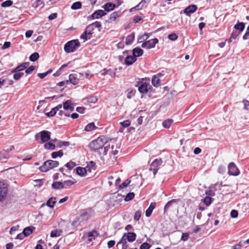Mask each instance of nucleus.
<instances>
[{"label":"nucleus","mask_w":249,"mask_h":249,"mask_svg":"<svg viewBox=\"0 0 249 249\" xmlns=\"http://www.w3.org/2000/svg\"><path fill=\"white\" fill-rule=\"evenodd\" d=\"M130 182V180L129 179L125 180L123 183H122L119 186L120 189H123L124 188L126 187Z\"/></svg>","instance_id":"nucleus-51"},{"label":"nucleus","mask_w":249,"mask_h":249,"mask_svg":"<svg viewBox=\"0 0 249 249\" xmlns=\"http://www.w3.org/2000/svg\"><path fill=\"white\" fill-rule=\"evenodd\" d=\"M76 182L71 180H65L62 182L63 188H68L73 185Z\"/></svg>","instance_id":"nucleus-26"},{"label":"nucleus","mask_w":249,"mask_h":249,"mask_svg":"<svg viewBox=\"0 0 249 249\" xmlns=\"http://www.w3.org/2000/svg\"><path fill=\"white\" fill-rule=\"evenodd\" d=\"M161 75V73H159L157 75H154L152 79V83L155 87H158L160 85V79L159 76Z\"/></svg>","instance_id":"nucleus-18"},{"label":"nucleus","mask_w":249,"mask_h":249,"mask_svg":"<svg viewBox=\"0 0 249 249\" xmlns=\"http://www.w3.org/2000/svg\"><path fill=\"white\" fill-rule=\"evenodd\" d=\"M135 38L134 33H132L130 35L128 36L126 38L125 43L126 45L131 44Z\"/></svg>","instance_id":"nucleus-27"},{"label":"nucleus","mask_w":249,"mask_h":249,"mask_svg":"<svg viewBox=\"0 0 249 249\" xmlns=\"http://www.w3.org/2000/svg\"><path fill=\"white\" fill-rule=\"evenodd\" d=\"M96 128L94 123H90L88 124L85 127V130L86 131H90Z\"/></svg>","instance_id":"nucleus-31"},{"label":"nucleus","mask_w":249,"mask_h":249,"mask_svg":"<svg viewBox=\"0 0 249 249\" xmlns=\"http://www.w3.org/2000/svg\"><path fill=\"white\" fill-rule=\"evenodd\" d=\"M176 199H172L168 201L164 206V210L167 211L172 206V205L173 203H176Z\"/></svg>","instance_id":"nucleus-41"},{"label":"nucleus","mask_w":249,"mask_h":249,"mask_svg":"<svg viewBox=\"0 0 249 249\" xmlns=\"http://www.w3.org/2000/svg\"><path fill=\"white\" fill-rule=\"evenodd\" d=\"M121 12H115L110 14L109 17V19L111 21H114L116 20V19L120 17Z\"/></svg>","instance_id":"nucleus-28"},{"label":"nucleus","mask_w":249,"mask_h":249,"mask_svg":"<svg viewBox=\"0 0 249 249\" xmlns=\"http://www.w3.org/2000/svg\"><path fill=\"white\" fill-rule=\"evenodd\" d=\"M243 246L244 244L243 242L240 241L237 244L232 246L231 249H241Z\"/></svg>","instance_id":"nucleus-49"},{"label":"nucleus","mask_w":249,"mask_h":249,"mask_svg":"<svg viewBox=\"0 0 249 249\" xmlns=\"http://www.w3.org/2000/svg\"><path fill=\"white\" fill-rule=\"evenodd\" d=\"M120 124L122 126L126 127L130 125V121L129 120H126L122 122H121Z\"/></svg>","instance_id":"nucleus-54"},{"label":"nucleus","mask_w":249,"mask_h":249,"mask_svg":"<svg viewBox=\"0 0 249 249\" xmlns=\"http://www.w3.org/2000/svg\"><path fill=\"white\" fill-rule=\"evenodd\" d=\"M79 217L83 220H87L89 218L90 215L87 210H84L81 211Z\"/></svg>","instance_id":"nucleus-19"},{"label":"nucleus","mask_w":249,"mask_h":249,"mask_svg":"<svg viewBox=\"0 0 249 249\" xmlns=\"http://www.w3.org/2000/svg\"><path fill=\"white\" fill-rule=\"evenodd\" d=\"M197 9V7L196 5L192 4L184 9V13L187 16H190L191 14L195 12Z\"/></svg>","instance_id":"nucleus-11"},{"label":"nucleus","mask_w":249,"mask_h":249,"mask_svg":"<svg viewBox=\"0 0 249 249\" xmlns=\"http://www.w3.org/2000/svg\"><path fill=\"white\" fill-rule=\"evenodd\" d=\"M106 14L107 13L105 11V10H98L95 11L92 14L91 17L93 19H97L105 16Z\"/></svg>","instance_id":"nucleus-12"},{"label":"nucleus","mask_w":249,"mask_h":249,"mask_svg":"<svg viewBox=\"0 0 249 249\" xmlns=\"http://www.w3.org/2000/svg\"><path fill=\"white\" fill-rule=\"evenodd\" d=\"M44 148L47 150H54L55 148V145L52 142H48L45 143Z\"/></svg>","instance_id":"nucleus-35"},{"label":"nucleus","mask_w":249,"mask_h":249,"mask_svg":"<svg viewBox=\"0 0 249 249\" xmlns=\"http://www.w3.org/2000/svg\"><path fill=\"white\" fill-rule=\"evenodd\" d=\"M115 6V4L111 3L110 2H107L103 6H102V7L104 9V10L106 12H108L114 10Z\"/></svg>","instance_id":"nucleus-14"},{"label":"nucleus","mask_w":249,"mask_h":249,"mask_svg":"<svg viewBox=\"0 0 249 249\" xmlns=\"http://www.w3.org/2000/svg\"><path fill=\"white\" fill-rule=\"evenodd\" d=\"M173 120L172 119H167L162 122V125L164 127L168 128L170 127L171 124L173 123Z\"/></svg>","instance_id":"nucleus-33"},{"label":"nucleus","mask_w":249,"mask_h":249,"mask_svg":"<svg viewBox=\"0 0 249 249\" xmlns=\"http://www.w3.org/2000/svg\"><path fill=\"white\" fill-rule=\"evenodd\" d=\"M161 162L162 161L160 160L156 159L150 164L149 170L150 171H153L154 176H155L157 171L160 168V166L161 165Z\"/></svg>","instance_id":"nucleus-5"},{"label":"nucleus","mask_w":249,"mask_h":249,"mask_svg":"<svg viewBox=\"0 0 249 249\" xmlns=\"http://www.w3.org/2000/svg\"><path fill=\"white\" fill-rule=\"evenodd\" d=\"M56 203L55 197H51L47 202V205L50 207L53 208L54 204Z\"/></svg>","instance_id":"nucleus-34"},{"label":"nucleus","mask_w":249,"mask_h":249,"mask_svg":"<svg viewBox=\"0 0 249 249\" xmlns=\"http://www.w3.org/2000/svg\"><path fill=\"white\" fill-rule=\"evenodd\" d=\"M63 155V152L62 150L57 152H53L52 153V157L53 159H55L57 157H61Z\"/></svg>","instance_id":"nucleus-37"},{"label":"nucleus","mask_w":249,"mask_h":249,"mask_svg":"<svg viewBox=\"0 0 249 249\" xmlns=\"http://www.w3.org/2000/svg\"><path fill=\"white\" fill-rule=\"evenodd\" d=\"M62 231L60 229H55L53 230L51 232L50 236L51 237H56L60 236L62 234Z\"/></svg>","instance_id":"nucleus-23"},{"label":"nucleus","mask_w":249,"mask_h":249,"mask_svg":"<svg viewBox=\"0 0 249 249\" xmlns=\"http://www.w3.org/2000/svg\"><path fill=\"white\" fill-rule=\"evenodd\" d=\"M7 194V185L0 181V201H3Z\"/></svg>","instance_id":"nucleus-10"},{"label":"nucleus","mask_w":249,"mask_h":249,"mask_svg":"<svg viewBox=\"0 0 249 249\" xmlns=\"http://www.w3.org/2000/svg\"><path fill=\"white\" fill-rule=\"evenodd\" d=\"M68 81L75 85L79 82V79L77 77V74L72 73L69 75V80Z\"/></svg>","instance_id":"nucleus-15"},{"label":"nucleus","mask_w":249,"mask_h":249,"mask_svg":"<svg viewBox=\"0 0 249 249\" xmlns=\"http://www.w3.org/2000/svg\"><path fill=\"white\" fill-rule=\"evenodd\" d=\"M73 105L72 102L71 100H67L63 103V107L65 110H69L70 107Z\"/></svg>","instance_id":"nucleus-30"},{"label":"nucleus","mask_w":249,"mask_h":249,"mask_svg":"<svg viewBox=\"0 0 249 249\" xmlns=\"http://www.w3.org/2000/svg\"><path fill=\"white\" fill-rule=\"evenodd\" d=\"M136 61V58L134 56H127L124 60V63L127 66L133 64Z\"/></svg>","instance_id":"nucleus-16"},{"label":"nucleus","mask_w":249,"mask_h":249,"mask_svg":"<svg viewBox=\"0 0 249 249\" xmlns=\"http://www.w3.org/2000/svg\"><path fill=\"white\" fill-rule=\"evenodd\" d=\"M238 212L235 210H232L231 212V216L232 218H235L238 216Z\"/></svg>","instance_id":"nucleus-61"},{"label":"nucleus","mask_w":249,"mask_h":249,"mask_svg":"<svg viewBox=\"0 0 249 249\" xmlns=\"http://www.w3.org/2000/svg\"><path fill=\"white\" fill-rule=\"evenodd\" d=\"M52 187L54 189H63L64 186H63V183L60 181H55L53 182L52 185Z\"/></svg>","instance_id":"nucleus-24"},{"label":"nucleus","mask_w":249,"mask_h":249,"mask_svg":"<svg viewBox=\"0 0 249 249\" xmlns=\"http://www.w3.org/2000/svg\"><path fill=\"white\" fill-rule=\"evenodd\" d=\"M89 26H91V27L90 28V29L91 30H93L94 29V27L95 28H100L101 26V23L99 21H96L90 25H89Z\"/></svg>","instance_id":"nucleus-45"},{"label":"nucleus","mask_w":249,"mask_h":249,"mask_svg":"<svg viewBox=\"0 0 249 249\" xmlns=\"http://www.w3.org/2000/svg\"><path fill=\"white\" fill-rule=\"evenodd\" d=\"M62 107V105L59 104L55 107L53 108L50 112L45 113V115L49 117H53L56 114L57 111H59Z\"/></svg>","instance_id":"nucleus-13"},{"label":"nucleus","mask_w":249,"mask_h":249,"mask_svg":"<svg viewBox=\"0 0 249 249\" xmlns=\"http://www.w3.org/2000/svg\"><path fill=\"white\" fill-rule=\"evenodd\" d=\"M43 0H36L34 3V6L35 7H37L43 4Z\"/></svg>","instance_id":"nucleus-62"},{"label":"nucleus","mask_w":249,"mask_h":249,"mask_svg":"<svg viewBox=\"0 0 249 249\" xmlns=\"http://www.w3.org/2000/svg\"><path fill=\"white\" fill-rule=\"evenodd\" d=\"M76 170L77 174L80 176H85L88 171L87 168L81 167H77Z\"/></svg>","instance_id":"nucleus-20"},{"label":"nucleus","mask_w":249,"mask_h":249,"mask_svg":"<svg viewBox=\"0 0 249 249\" xmlns=\"http://www.w3.org/2000/svg\"><path fill=\"white\" fill-rule=\"evenodd\" d=\"M203 202L207 206H209L212 202V198L209 196H206L204 199Z\"/></svg>","instance_id":"nucleus-50"},{"label":"nucleus","mask_w":249,"mask_h":249,"mask_svg":"<svg viewBox=\"0 0 249 249\" xmlns=\"http://www.w3.org/2000/svg\"><path fill=\"white\" fill-rule=\"evenodd\" d=\"M33 229H35V228L33 227H32V228L26 227L24 229V230L23 231V233H24V234L25 235V236H29L33 232Z\"/></svg>","instance_id":"nucleus-36"},{"label":"nucleus","mask_w":249,"mask_h":249,"mask_svg":"<svg viewBox=\"0 0 249 249\" xmlns=\"http://www.w3.org/2000/svg\"><path fill=\"white\" fill-rule=\"evenodd\" d=\"M178 37V36L175 33H172L168 35V38L172 41L177 40Z\"/></svg>","instance_id":"nucleus-53"},{"label":"nucleus","mask_w":249,"mask_h":249,"mask_svg":"<svg viewBox=\"0 0 249 249\" xmlns=\"http://www.w3.org/2000/svg\"><path fill=\"white\" fill-rule=\"evenodd\" d=\"M244 104V109L245 110H249L248 107H249V101L247 100H244L242 101Z\"/></svg>","instance_id":"nucleus-56"},{"label":"nucleus","mask_w":249,"mask_h":249,"mask_svg":"<svg viewBox=\"0 0 249 249\" xmlns=\"http://www.w3.org/2000/svg\"><path fill=\"white\" fill-rule=\"evenodd\" d=\"M142 212L140 211H137L134 215V219L136 221H138L141 216Z\"/></svg>","instance_id":"nucleus-52"},{"label":"nucleus","mask_w":249,"mask_h":249,"mask_svg":"<svg viewBox=\"0 0 249 249\" xmlns=\"http://www.w3.org/2000/svg\"><path fill=\"white\" fill-rule=\"evenodd\" d=\"M136 86L138 88L140 92L142 93H146L150 88L149 84L144 81L138 82Z\"/></svg>","instance_id":"nucleus-6"},{"label":"nucleus","mask_w":249,"mask_h":249,"mask_svg":"<svg viewBox=\"0 0 249 249\" xmlns=\"http://www.w3.org/2000/svg\"><path fill=\"white\" fill-rule=\"evenodd\" d=\"M107 142V140L106 138L104 136H101L90 142L89 144V147L91 150L96 152L101 149L103 150V147ZM109 148V145L104 147L103 155H106Z\"/></svg>","instance_id":"nucleus-1"},{"label":"nucleus","mask_w":249,"mask_h":249,"mask_svg":"<svg viewBox=\"0 0 249 249\" xmlns=\"http://www.w3.org/2000/svg\"><path fill=\"white\" fill-rule=\"evenodd\" d=\"M228 174L231 176H237L239 174V170L233 162H230L228 165Z\"/></svg>","instance_id":"nucleus-9"},{"label":"nucleus","mask_w":249,"mask_h":249,"mask_svg":"<svg viewBox=\"0 0 249 249\" xmlns=\"http://www.w3.org/2000/svg\"><path fill=\"white\" fill-rule=\"evenodd\" d=\"M87 169L89 172H91L92 170H95L96 169V164L94 161H90L88 163L87 166Z\"/></svg>","instance_id":"nucleus-25"},{"label":"nucleus","mask_w":249,"mask_h":249,"mask_svg":"<svg viewBox=\"0 0 249 249\" xmlns=\"http://www.w3.org/2000/svg\"><path fill=\"white\" fill-rule=\"evenodd\" d=\"M159 41L157 38H153L145 41L142 44V47L149 49L153 48L155 47L156 44L158 43Z\"/></svg>","instance_id":"nucleus-8"},{"label":"nucleus","mask_w":249,"mask_h":249,"mask_svg":"<svg viewBox=\"0 0 249 249\" xmlns=\"http://www.w3.org/2000/svg\"><path fill=\"white\" fill-rule=\"evenodd\" d=\"M149 37V36L147 33H144L143 36L140 37L138 39L140 42H142L144 40H146Z\"/></svg>","instance_id":"nucleus-57"},{"label":"nucleus","mask_w":249,"mask_h":249,"mask_svg":"<svg viewBox=\"0 0 249 249\" xmlns=\"http://www.w3.org/2000/svg\"><path fill=\"white\" fill-rule=\"evenodd\" d=\"M80 46V42L78 39L72 40L68 42L64 46V50L67 53L73 52L76 48Z\"/></svg>","instance_id":"nucleus-2"},{"label":"nucleus","mask_w":249,"mask_h":249,"mask_svg":"<svg viewBox=\"0 0 249 249\" xmlns=\"http://www.w3.org/2000/svg\"><path fill=\"white\" fill-rule=\"evenodd\" d=\"M85 108L83 107H77L76 109V111L80 113H84L85 112Z\"/></svg>","instance_id":"nucleus-64"},{"label":"nucleus","mask_w":249,"mask_h":249,"mask_svg":"<svg viewBox=\"0 0 249 249\" xmlns=\"http://www.w3.org/2000/svg\"><path fill=\"white\" fill-rule=\"evenodd\" d=\"M189 238V234L188 233H183L182 234L181 239L182 241H185L188 240Z\"/></svg>","instance_id":"nucleus-63"},{"label":"nucleus","mask_w":249,"mask_h":249,"mask_svg":"<svg viewBox=\"0 0 249 249\" xmlns=\"http://www.w3.org/2000/svg\"><path fill=\"white\" fill-rule=\"evenodd\" d=\"M35 66H31L26 70L25 72L27 74H30V73H32L35 70Z\"/></svg>","instance_id":"nucleus-60"},{"label":"nucleus","mask_w":249,"mask_h":249,"mask_svg":"<svg viewBox=\"0 0 249 249\" xmlns=\"http://www.w3.org/2000/svg\"><path fill=\"white\" fill-rule=\"evenodd\" d=\"M69 145H70V142H69L59 141L58 142L57 144V147H61L62 146H68Z\"/></svg>","instance_id":"nucleus-42"},{"label":"nucleus","mask_w":249,"mask_h":249,"mask_svg":"<svg viewBox=\"0 0 249 249\" xmlns=\"http://www.w3.org/2000/svg\"><path fill=\"white\" fill-rule=\"evenodd\" d=\"M59 165V162L55 160H48L44 162L43 165L39 167L41 172H46L50 169L56 167Z\"/></svg>","instance_id":"nucleus-3"},{"label":"nucleus","mask_w":249,"mask_h":249,"mask_svg":"<svg viewBox=\"0 0 249 249\" xmlns=\"http://www.w3.org/2000/svg\"><path fill=\"white\" fill-rule=\"evenodd\" d=\"M155 206H156L155 203H152L150 204L149 207H148V208L146 210V211L145 212V215L147 217H149L151 215V214L153 212V210H154V209L155 207Z\"/></svg>","instance_id":"nucleus-21"},{"label":"nucleus","mask_w":249,"mask_h":249,"mask_svg":"<svg viewBox=\"0 0 249 249\" xmlns=\"http://www.w3.org/2000/svg\"><path fill=\"white\" fill-rule=\"evenodd\" d=\"M82 4L80 1H77L73 3L71 6V8L73 10L80 9L81 7Z\"/></svg>","instance_id":"nucleus-40"},{"label":"nucleus","mask_w":249,"mask_h":249,"mask_svg":"<svg viewBox=\"0 0 249 249\" xmlns=\"http://www.w3.org/2000/svg\"><path fill=\"white\" fill-rule=\"evenodd\" d=\"M98 235V233L96 231H92L88 233V237H89V240L91 241L92 239Z\"/></svg>","instance_id":"nucleus-32"},{"label":"nucleus","mask_w":249,"mask_h":249,"mask_svg":"<svg viewBox=\"0 0 249 249\" xmlns=\"http://www.w3.org/2000/svg\"><path fill=\"white\" fill-rule=\"evenodd\" d=\"M143 53V51L140 48H135L133 50V55L136 58L141 56Z\"/></svg>","instance_id":"nucleus-22"},{"label":"nucleus","mask_w":249,"mask_h":249,"mask_svg":"<svg viewBox=\"0 0 249 249\" xmlns=\"http://www.w3.org/2000/svg\"><path fill=\"white\" fill-rule=\"evenodd\" d=\"M91 27V26H88L86 28L84 32L80 36V39H83L84 42H85L88 39H90V37H88V36L89 35L88 34V31L89 29H90Z\"/></svg>","instance_id":"nucleus-17"},{"label":"nucleus","mask_w":249,"mask_h":249,"mask_svg":"<svg viewBox=\"0 0 249 249\" xmlns=\"http://www.w3.org/2000/svg\"><path fill=\"white\" fill-rule=\"evenodd\" d=\"M75 165V163L73 161H70L65 164V166L70 170H71Z\"/></svg>","instance_id":"nucleus-48"},{"label":"nucleus","mask_w":249,"mask_h":249,"mask_svg":"<svg viewBox=\"0 0 249 249\" xmlns=\"http://www.w3.org/2000/svg\"><path fill=\"white\" fill-rule=\"evenodd\" d=\"M134 194L133 193H129L125 196L124 200L125 201H128L132 199L134 197Z\"/></svg>","instance_id":"nucleus-47"},{"label":"nucleus","mask_w":249,"mask_h":249,"mask_svg":"<svg viewBox=\"0 0 249 249\" xmlns=\"http://www.w3.org/2000/svg\"><path fill=\"white\" fill-rule=\"evenodd\" d=\"M39 57V55L38 53H34L30 55L29 59L32 62H35L38 59Z\"/></svg>","instance_id":"nucleus-39"},{"label":"nucleus","mask_w":249,"mask_h":249,"mask_svg":"<svg viewBox=\"0 0 249 249\" xmlns=\"http://www.w3.org/2000/svg\"><path fill=\"white\" fill-rule=\"evenodd\" d=\"M143 0H142L141 2H140L136 6L132 8L130 11V12H132L133 10H138L141 9L143 6Z\"/></svg>","instance_id":"nucleus-43"},{"label":"nucleus","mask_w":249,"mask_h":249,"mask_svg":"<svg viewBox=\"0 0 249 249\" xmlns=\"http://www.w3.org/2000/svg\"><path fill=\"white\" fill-rule=\"evenodd\" d=\"M13 1L11 0H7L3 2L1 4V6L2 7H6L11 6L13 4Z\"/></svg>","instance_id":"nucleus-44"},{"label":"nucleus","mask_w":249,"mask_h":249,"mask_svg":"<svg viewBox=\"0 0 249 249\" xmlns=\"http://www.w3.org/2000/svg\"><path fill=\"white\" fill-rule=\"evenodd\" d=\"M150 246L148 243H147L146 242H144L141 245L140 249H149L150 248Z\"/></svg>","instance_id":"nucleus-59"},{"label":"nucleus","mask_w":249,"mask_h":249,"mask_svg":"<svg viewBox=\"0 0 249 249\" xmlns=\"http://www.w3.org/2000/svg\"><path fill=\"white\" fill-rule=\"evenodd\" d=\"M136 234L134 232H128L126 233H124L121 239V242H126L127 240L129 242H133L136 240Z\"/></svg>","instance_id":"nucleus-7"},{"label":"nucleus","mask_w":249,"mask_h":249,"mask_svg":"<svg viewBox=\"0 0 249 249\" xmlns=\"http://www.w3.org/2000/svg\"><path fill=\"white\" fill-rule=\"evenodd\" d=\"M51 132L48 131L43 130L36 135V138L37 139V136L39 135L41 139V143H44L51 139Z\"/></svg>","instance_id":"nucleus-4"},{"label":"nucleus","mask_w":249,"mask_h":249,"mask_svg":"<svg viewBox=\"0 0 249 249\" xmlns=\"http://www.w3.org/2000/svg\"><path fill=\"white\" fill-rule=\"evenodd\" d=\"M80 76L85 75L87 78H89L93 76V74L90 73L89 71H86L85 73H79Z\"/></svg>","instance_id":"nucleus-55"},{"label":"nucleus","mask_w":249,"mask_h":249,"mask_svg":"<svg viewBox=\"0 0 249 249\" xmlns=\"http://www.w3.org/2000/svg\"><path fill=\"white\" fill-rule=\"evenodd\" d=\"M29 66V62H24L18 66L17 67L19 71L24 70Z\"/></svg>","instance_id":"nucleus-38"},{"label":"nucleus","mask_w":249,"mask_h":249,"mask_svg":"<svg viewBox=\"0 0 249 249\" xmlns=\"http://www.w3.org/2000/svg\"><path fill=\"white\" fill-rule=\"evenodd\" d=\"M97 98L95 96H90L88 98V102L91 103H95L97 102Z\"/></svg>","instance_id":"nucleus-58"},{"label":"nucleus","mask_w":249,"mask_h":249,"mask_svg":"<svg viewBox=\"0 0 249 249\" xmlns=\"http://www.w3.org/2000/svg\"><path fill=\"white\" fill-rule=\"evenodd\" d=\"M234 29L239 30V33L243 31L245 28V24L243 22H239L235 24L234 26Z\"/></svg>","instance_id":"nucleus-29"},{"label":"nucleus","mask_w":249,"mask_h":249,"mask_svg":"<svg viewBox=\"0 0 249 249\" xmlns=\"http://www.w3.org/2000/svg\"><path fill=\"white\" fill-rule=\"evenodd\" d=\"M24 75L23 72H18L17 73H16L13 75V78L16 80H19L22 76H23Z\"/></svg>","instance_id":"nucleus-46"}]
</instances>
